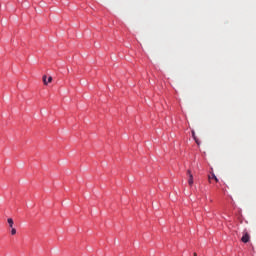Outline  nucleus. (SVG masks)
<instances>
[{
	"label": "nucleus",
	"instance_id": "nucleus-1",
	"mask_svg": "<svg viewBox=\"0 0 256 256\" xmlns=\"http://www.w3.org/2000/svg\"><path fill=\"white\" fill-rule=\"evenodd\" d=\"M186 175L188 176V185L189 187H193V174L191 173V170H187Z\"/></svg>",
	"mask_w": 256,
	"mask_h": 256
},
{
	"label": "nucleus",
	"instance_id": "nucleus-7",
	"mask_svg": "<svg viewBox=\"0 0 256 256\" xmlns=\"http://www.w3.org/2000/svg\"><path fill=\"white\" fill-rule=\"evenodd\" d=\"M192 135H193V137H194V139H195V131H192Z\"/></svg>",
	"mask_w": 256,
	"mask_h": 256
},
{
	"label": "nucleus",
	"instance_id": "nucleus-3",
	"mask_svg": "<svg viewBox=\"0 0 256 256\" xmlns=\"http://www.w3.org/2000/svg\"><path fill=\"white\" fill-rule=\"evenodd\" d=\"M42 80H43L44 85H49V83H51L53 81V77L49 76L48 80H47V75H44L42 77Z\"/></svg>",
	"mask_w": 256,
	"mask_h": 256
},
{
	"label": "nucleus",
	"instance_id": "nucleus-6",
	"mask_svg": "<svg viewBox=\"0 0 256 256\" xmlns=\"http://www.w3.org/2000/svg\"><path fill=\"white\" fill-rule=\"evenodd\" d=\"M16 234H17V230L12 227V229H11V235H16Z\"/></svg>",
	"mask_w": 256,
	"mask_h": 256
},
{
	"label": "nucleus",
	"instance_id": "nucleus-5",
	"mask_svg": "<svg viewBox=\"0 0 256 256\" xmlns=\"http://www.w3.org/2000/svg\"><path fill=\"white\" fill-rule=\"evenodd\" d=\"M7 221H8L9 227L11 229H13V225H14L13 219L12 218H8Z\"/></svg>",
	"mask_w": 256,
	"mask_h": 256
},
{
	"label": "nucleus",
	"instance_id": "nucleus-2",
	"mask_svg": "<svg viewBox=\"0 0 256 256\" xmlns=\"http://www.w3.org/2000/svg\"><path fill=\"white\" fill-rule=\"evenodd\" d=\"M251 239V236L249 233L245 232L241 238L242 243H249V240Z\"/></svg>",
	"mask_w": 256,
	"mask_h": 256
},
{
	"label": "nucleus",
	"instance_id": "nucleus-8",
	"mask_svg": "<svg viewBox=\"0 0 256 256\" xmlns=\"http://www.w3.org/2000/svg\"><path fill=\"white\" fill-rule=\"evenodd\" d=\"M194 256H197V253H194Z\"/></svg>",
	"mask_w": 256,
	"mask_h": 256
},
{
	"label": "nucleus",
	"instance_id": "nucleus-4",
	"mask_svg": "<svg viewBox=\"0 0 256 256\" xmlns=\"http://www.w3.org/2000/svg\"><path fill=\"white\" fill-rule=\"evenodd\" d=\"M208 179H214V181H216V183H219V179L217 178V176H215V173H212L210 176H208Z\"/></svg>",
	"mask_w": 256,
	"mask_h": 256
}]
</instances>
